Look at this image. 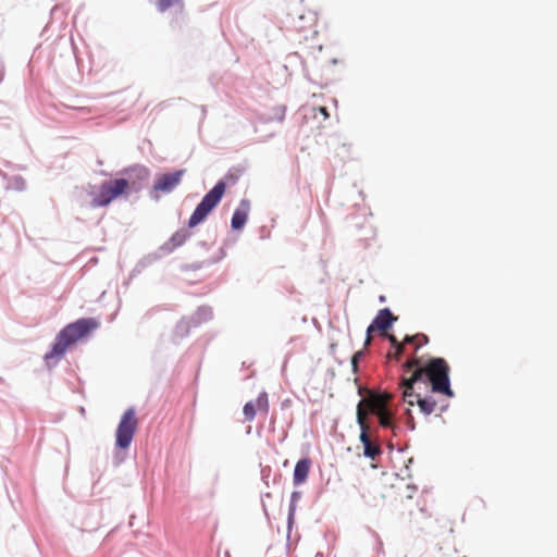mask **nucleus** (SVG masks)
Segmentation results:
<instances>
[{"instance_id":"4be33fe9","label":"nucleus","mask_w":557,"mask_h":557,"mask_svg":"<svg viewBox=\"0 0 557 557\" xmlns=\"http://www.w3.org/2000/svg\"><path fill=\"white\" fill-rule=\"evenodd\" d=\"M406 414H407V418H408L407 424L410 426L411 430H413L414 429V422H413L411 410L407 409L406 410Z\"/></svg>"},{"instance_id":"5701e85b","label":"nucleus","mask_w":557,"mask_h":557,"mask_svg":"<svg viewBox=\"0 0 557 557\" xmlns=\"http://www.w3.org/2000/svg\"><path fill=\"white\" fill-rule=\"evenodd\" d=\"M385 336H386V337L388 338V341L391 342L392 347H395V346H397V345H399V344H400V342L396 338V336H394V335H389V334H387V333H386V335H385Z\"/></svg>"},{"instance_id":"393cba45","label":"nucleus","mask_w":557,"mask_h":557,"mask_svg":"<svg viewBox=\"0 0 557 557\" xmlns=\"http://www.w3.org/2000/svg\"><path fill=\"white\" fill-rule=\"evenodd\" d=\"M298 20H299V22H301V21L305 20V16L304 15H298Z\"/></svg>"},{"instance_id":"9b49d317","label":"nucleus","mask_w":557,"mask_h":557,"mask_svg":"<svg viewBox=\"0 0 557 557\" xmlns=\"http://www.w3.org/2000/svg\"><path fill=\"white\" fill-rule=\"evenodd\" d=\"M184 172V170H178L173 173L159 176L154 182L153 190L161 193L172 191L181 183Z\"/></svg>"},{"instance_id":"20e7f679","label":"nucleus","mask_w":557,"mask_h":557,"mask_svg":"<svg viewBox=\"0 0 557 557\" xmlns=\"http://www.w3.org/2000/svg\"><path fill=\"white\" fill-rule=\"evenodd\" d=\"M392 399L388 393L369 392L368 396L362 398L357 406V414L363 413L364 421H368L369 414L377 417L380 425L383 428H394L393 414L387 405Z\"/></svg>"},{"instance_id":"a211bd4d","label":"nucleus","mask_w":557,"mask_h":557,"mask_svg":"<svg viewBox=\"0 0 557 557\" xmlns=\"http://www.w3.org/2000/svg\"><path fill=\"white\" fill-rule=\"evenodd\" d=\"M404 344H405V343L403 342V343H400L399 345H397V346L393 347V348H394V350H393V351H389V352L387 354V358H388V359L399 360V358H400V356L403 355L404 349H405Z\"/></svg>"},{"instance_id":"423d86ee","label":"nucleus","mask_w":557,"mask_h":557,"mask_svg":"<svg viewBox=\"0 0 557 557\" xmlns=\"http://www.w3.org/2000/svg\"><path fill=\"white\" fill-rule=\"evenodd\" d=\"M138 428V420L136 410L131 407L126 409L120 420L115 432V443L121 449H126L131 446L134 435Z\"/></svg>"},{"instance_id":"412c9836","label":"nucleus","mask_w":557,"mask_h":557,"mask_svg":"<svg viewBox=\"0 0 557 557\" xmlns=\"http://www.w3.org/2000/svg\"><path fill=\"white\" fill-rule=\"evenodd\" d=\"M362 355H363V351H357L351 358V364H352V368L355 371L357 370L358 361Z\"/></svg>"},{"instance_id":"6ab92c4d","label":"nucleus","mask_w":557,"mask_h":557,"mask_svg":"<svg viewBox=\"0 0 557 557\" xmlns=\"http://www.w3.org/2000/svg\"><path fill=\"white\" fill-rule=\"evenodd\" d=\"M310 22H312V18H310ZM292 23H293L294 28L299 30V32H304V30L309 29V28L312 27V23H309V24L297 23V21L295 20L294 15L292 16Z\"/></svg>"},{"instance_id":"0eeeda50","label":"nucleus","mask_w":557,"mask_h":557,"mask_svg":"<svg viewBox=\"0 0 557 557\" xmlns=\"http://www.w3.org/2000/svg\"><path fill=\"white\" fill-rule=\"evenodd\" d=\"M161 14H169V26L173 30L182 28L186 16L185 0H149Z\"/></svg>"},{"instance_id":"9d476101","label":"nucleus","mask_w":557,"mask_h":557,"mask_svg":"<svg viewBox=\"0 0 557 557\" xmlns=\"http://www.w3.org/2000/svg\"><path fill=\"white\" fill-rule=\"evenodd\" d=\"M257 411L264 416L269 412V399L265 392L260 393L255 401H248L243 408L245 419L249 422L255 419Z\"/></svg>"},{"instance_id":"f3484780","label":"nucleus","mask_w":557,"mask_h":557,"mask_svg":"<svg viewBox=\"0 0 557 557\" xmlns=\"http://www.w3.org/2000/svg\"><path fill=\"white\" fill-rule=\"evenodd\" d=\"M190 237V233L187 230H180L174 233L171 237L173 246L177 247L183 245Z\"/></svg>"},{"instance_id":"39448f33","label":"nucleus","mask_w":557,"mask_h":557,"mask_svg":"<svg viewBox=\"0 0 557 557\" xmlns=\"http://www.w3.org/2000/svg\"><path fill=\"white\" fill-rule=\"evenodd\" d=\"M226 184L223 181L218 182L214 187L206 194L200 203L188 220L190 228L197 226L206 220L208 214L218 206L225 193Z\"/></svg>"},{"instance_id":"b1692460","label":"nucleus","mask_w":557,"mask_h":557,"mask_svg":"<svg viewBox=\"0 0 557 557\" xmlns=\"http://www.w3.org/2000/svg\"><path fill=\"white\" fill-rule=\"evenodd\" d=\"M319 110L324 115V117H329V112H327L326 108L321 107Z\"/></svg>"},{"instance_id":"f257e3e1","label":"nucleus","mask_w":557,"mask_h":557,"mask_svg":"<svg viewBox=\"0 0 557 557\" xmlns=\"http://www.w3.org/2000/svg\"><path fill=\"white\" fill-rule=\"evenodd\" d=\"M403 370L410 374L411 382L426 381L431 384L433 393L444 394L447 397L454 396L449 382V366L445 359L431 358L422 364L421 360L414 356L403 364Z\"/></svg>"},{"instance_id":"f8f14e48","label":"nucleus","mask_w":557,"mask_h":557,"mask_svg":"<svg viewBox=\"0 0 557 557\" xmlns=\"http://www.w3.org/2000/svg\"><path fill=\"white\" fill-rule=\"evenodd\" d=\"M408 373L403 374L399 386L403 389V400L407 403L409 406H413L414 404L418 405V398L420 397V394L414 393L413 385L416 382L410 381V374Z\"/></svg>"},{"instance_id":"1a4fd4ad","label":"nucleus","mask_w":557,"mask_h":557,"mask_svg":"<svg viewBox=\"0 0 557 557\" xmlns=\"http://www.w3.org/2000/svg\"><path fill=\"white\" fill-rule=\"evenodd\" d=\"M397 320L389 309L384 308L381 309L373 322L367 329V337L364 341V345H370L372 341V333L374 331L381 332L382 335H386L387 330L392 326V324Z\"/></svg>"},{"instance_id":"7ed1b4c3","label":"nucleus","mask_w":557,"mask_h":557,"mask_svg":"<svg viewBox=\"0 0 557 557\" xmlns=\"http://www.w3.org/2000/svg\"><path fill=\"white\" fill-rule=\"evenodd\" d=\"M99 326V322L94 318H83L66 325L57 336L52 349L45 355V360L62 357L66 349L81 338L85 337L91 331Z\"/></svg>"},{"instance_id":"4468645a","label":"nucleus","mask_w":557,"mask_h":557,"mask_svg":"<svg viewBox=\"0 0 557 557\" xmlns=\"http://www.w3.org/2000/svg\"><path fill=\"white\" fill-rule=\"evenodd\" d=\"M310 467L311 460L309 458H304L297 461L293 475V482L295 485H300L307 481L310 472Z\"/></svg>"},{"instance_id":"aec40b11","label":"nucleus","mask_w":557,"mask_h":557,"mask_svg":"<svg viewBox=\"0 0 557 557\" xmlns=\"http://www.w3.org/2000/svg\"><path fill=\"white\" fill-rule=\"evenodd\" d=\"M299 497V494L297 492H294L292 494V504L289 506V520L293 518L294 513H295V509H296V502Z\"/></svg>"},{"instance_id":"dca6fc26","label":"nucleus","mask_w":557,"mask_h":557,"mask_svg":"<svg viewBox=\"0 0 557 557\" xmlns=\"http://www.w3.org/2000/svg\"><path fill=\"white\" fill-rule=\"evenodd\" d=\"M404 343L414 345V352H417L423 345L429 343V337L424 334L418 333L416 335H407L404 338Z\"/></svg>"},{"instance_id":"6e6552de","label":"nucleus","mask_w":557,"mask_h":557,"mask_svg":"<svg viewBox=\"0 0 557 557\" xmlns=\"http://www.w3.org/2000/svg\"><path fill=\"white\" fill-rule=\"evenodd\" d=\"M358 424L360 426L359 440L363 444V455L372 460L382 455L380 444L372 437L368 421H364L363 413H358Z\"/></svg>"},{"instance_id":"f03ea898","label":"nucleus","mask_w":557,"mask_h":557,"mask_svg":"<svg viewBox=\"0 0 557 557\" xmlns=\"http://www.w3.org/2000/svg\"><path fill=\"white\" fill-rule=\"evenodd\" d=\"M125 174L128 178H115L101 184L99 193L92 198L94 208L106 207L122 195H126L129 189L138 190L139 185L133 180V176L139 181H146L149 172L145 168H134L127 170Z\"/></svg>"},{"instance_id":"2eb2a0df","label":"nucleus","mask_w":557,"mask_h":557,"mask_svg":"<svg viewBox=\"0 0 557 557\" xmlns=\"http://www.w3.org/2000/svg\"><path fill=\"white\" fill-rule=\"evenodd\" d=\"M418 406L422 413L425 416H429L433 413L437 408V403L434 400L433 397H419L418 398Z\"/></svg>"},{"instance_id":"ddd939ff","label":"nucleus","mask_w":557,"mask_h":557,"mask_svg":"<svg viewBox=\"0 0 557 557\" xmlns=\"http://www.w3.org/2000/svg\"><path fill=\"white\" fill-rule=\"evenodd\" d=\"M250 211V202L243 199L232 216L231 225L234 230H242L247 222Z\"/></svg>"}]
</instances>
